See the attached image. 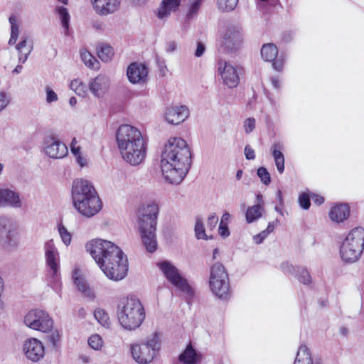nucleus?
Listing matches in <instances>:
<instances>
[{
	"mask_svg": "<svg viewBox=\"0 0 364 364\" xmlns=\"http://www.w3.org/2000/svg\"><path fill=\"white\" fill-rule=\"evenodd\" d=\"M85 248L109 279L119 281L127 276V257L114 243L96 238L88 241Z\"/></svg>",
	"mask_w": 364,
	"mask_h": 364,
	"instance_id": "nucleus-1",
	"label": "nucleus"
},
{
	"mask_svg": "<svg viewBox=\"0 0 364 364\" xmlns=\"http://www.w3.org/2000/svg\"><path fill=\"white\" fill-rule=\"evenodd\" d=\"M191 164V154L182 138L170 139L161 154V167L167 182L179 184L184 179Z\"/></svg>",
	"mask_w": 364,
	"mask_h": 364,
	"instance_id": "nucleus-2",
	"label": "nucleus"
},
{
	"mask_svg": "<svg viewBox=\"0 0 364 364\" xmlns=\"http://www.w3.org/2000/svg\"><path fill=\"white\" fill-rule=\"evenodd\" d=\"M117 141L122 158L131 165L136 166L145 159L146 146L137 128L129 124L121 125L117 132Z\"/></svg>",
	"mask_w": 364,
	"mask_h": 364,
	"instance_id": "nucleus-3",
	"label": "nucleus"
},
{
	"mask_svg": "<svg viewBox=\"0 0 364 364\" xmlns=\"http://www.w3.org/2000/svg\"><path fill=\"white\" fill-rule=\"evenodd\" d=\"M72 200L75 209L82 215L91 218L102 208V203L91 182L77 178L72 183Z\"/></svg>",
	"mask_w": 364,
	"mask_h": 364,
	"instance_id": "nucleus-4",
	"label": "nucleus"
},
{
	"mask_svg": "<svg viewBox=\"0 0 364 364\" xmlns=\"http://www.w3.org/2000/svg\"><path fill=\"white\" fill-rule=\"evenodd\" d=\"M159 208L154 203L143 205L137 211L136 225L141 242L149 252L157 248L156 225Z\"/></svg>",
	"mask_w": 364,
	"mask_h": 364,
	"instance_id": "nucleus-5",
	"label": "nucleus"
},
{
	"mask_svg": "<svg viewBox=\"0 0 364 364\" xmlns=\"http://www.w3.org/2000/svg\"><path fill=\"white\" fill-rule=\"evenodd\" d=\"M117 317L120 325L132 331L139 328L145 318V311L140 300L129 296L122 300L117 307Z\"/></svg>",
	"mask_w": 364,
	"mask_h": 364,
	"instance_id": "nucleus-6",
	"label": "nucleus"
},
{
	"mask_svg": "<svg viewBox=\"0 0 364 364\" xmlns=\"http://www.w3.org/2000/svg\"><path fill=\"white\" fill-rule=\"evenodd\" d=\"M364 250V229L357 227L352 229L343 241L340 247L341 259L349 263L358 261Z\"/></svg>",
	"mask_w": 364,
	"mask_h": 364,
	"instance_id": "nucleus-7",
	"label": "nucleus"
},
{
	"mask_svg": "<svg viewBox=\"0 0 364 364\" xmlns=\"http://www.w3.org/2000/svg\"><path fill=\"white\" fill-rule=\"evenodd\" d=\"M16 224L6 216H0V245L6 251L16 250L19 245Z\"/></svg>",
	"mask_w": 364,
	"mask_h": 364,
	"instance_id": "nucleus-8",
	"label": "nucleus"
},
{
	"mask_svg": "<svg viewBox=\"0 0 364 364\" xmlns=\"http://www.w3.org/2000/svg\"><path fill=\"white\" fill-rule=\"evenodd\" d=\"M157 266L172 285L188 296L193 294V291L187 280L181 276L178 269L171 262L162 261L158 262Z\"/></svg>",
	"mask_w": 364,
	"mask_h": 364,
	"instance_id": "nucleus-9",
	"label": "nucleus"
},
{
	"mask_svg": "<svg viewBox=\"0 0 364 364\" xmlns=\"http://www.w3.org/2000/svg\"><path fill=\"white\" fill-rule=\"evenodd\" d=\"M24 323L30 328L44 333L51 331L53 326V321L49 314L38 309L28 311L24 317Z\"/></svg>",
	"mask_w": 364,
	"mask_h": 364,
	"instance_id": "nucleus-10",
	"label": "nucleus"
},
{
	"mask_svg": "<svg viewBox=\"0 0 364 364\" xmlns=\"http://www.w3.org/2000/svg\"><path fill=\"white\" fill-rule=\"evenodd\" d=\"M158 349L156 341L151 340L146 343L132 345L131 353L139 364H147L152 361Z\"/></svg>",
	"mask_w": 364,
	"mask_h": 364,
	"instance_id": "nucleus-11",
	"label": "nucleus"
},
{
	"mask_svg": "<svg viewBox=\"0 0 364 364\" xmlns=\"http://www.w3.org/2000/svg\"><path fill=\"white\" fill-rule=\"evenodd\" d=\"M46 264L50 276L55 282H58L60 277V256L54 241L50 240L43 245Z\"/></svg>",
	"mask_w": 364,
	"mask_h": 364,
	"instance_id": "nucleus-12",
	"label": "nucleus"
},
{
	"mask_svg": "<svg viewBox=\"0 0 364 364\" xmlns=\"http://www.w3.org/2000/svg\"><path fill=\"white\" fill-rule=\"evenodd\" d=\"M218 73L224 84L230 88H233L237 87L240 82L242 68L237 65H233L229 62L220 60L218 63Z\"/></svg>",
	"mask_w": 364,
	"mask_h": 364,
	"instance_id": "nucleus-13",
	"label": "nucleus"
},
{
	"mask_svg": "<svg viewBox=\"0 0 364 364\" xmlns=\"http://www.w3.org/2000/svg\"><path fill=\"white\" fill-rule=\"evenodd\" d=\"M241 27L235 25L227 26L223 39V46L228 52H235L242 45Z\"/></svg>",
	"mask_w": 364,
	"mask_h": 364,
	"instance_id": "nucleus-14",
	"label": "nucleus"
},
{
	"mask_svg": "<svg viewBox=\"0 0 364 364\" xmlns=\"http://www.w3.org/2000/svg\"><path fill=\"white\" fill-rule=\"evenodd\" d=\"M22 352L25 357L33 363L41 360L45 356V347L37 338H30L24 341Z\"/></svg>",
	"mask_w": 364,
	"mask_h": 364,
	"instance_id": "nucleus-15",
	"label": "nucleus"
},
{
	"mask_svg": "<svg viewBox=\"0 0 364 364\" xmlns=\"http://www.w3.org/2000/svg\"><path fill=\"white\" fill-rule=\"evenodd\" d=\"M109 78L104 75H98L90 81L88 88L95 97L102 98L109 90Z\"/></svg>",
	"mask_w": 364,
	"mask_h": 364,
	"instance_id": "nucleus-16",
	"label": "nucleus"
},
{
	"mask_svg": "<svg viewBox=\"0 0 364 364\" xmlns=\"http://www.w3.org/2000/svg\"><path fill=\"white\" fill-rule=\"evenodd\" d=\"M44 149L46 154L53 159H62L68 153L66 145L54 137L46 140Z\"/></svg>",
	"mask_w": 364,
	"mask_h": 364,
	"instance_id": "nucleus-17",
	"label": "nucleus"
},
{
	"mask_svg": "<svg viewBox=\"0 0 364 364\" xmlns=\"http://www.w3.org/2000/svg\"><path fill=\"white\" fill-rule=\"evenodd\" d=\"M189 116V109L185 105H176L167 108L165 113L166 121L171 124H179Z\"/></svg>",
	"mask_w": 364,
	"mask_h": 364,
	"instance_id": "nucleus-18",
	"label": "nucleus"
},
{
	"mask_svg": "<svg viewBox=\"0 0 364 364\" xmlns=\"http://www.w3.org/2000/svg\"><path fill=\"white\" fill-rule=\"evenodd\" d=\"M148 75L147 67L142 63H133L127 68V75L133 84L144 82Z\"/></svg>",
	"mask_w": 364,
	"mask_h": 364,
	"instance_id": "nucleus-19",
	"label": "nucleus"
},
{
	"mask_svg": "<svg viewBox=\"0 0 364 364\" xmlns=\"http://www.w3.org/2000/svg\"><path fill=\"white\" fill-rule=\"evenodd\" d=\"M5 206L21 208L22 201L20 194L9 188H0V207Z\"/></svg>",
	"mask_w": 364,
	"mask_h": 364,
	"instance_id": "nucleus-20",
	"label": "nucleus"
},
{
	"mask_svg": "<svg viewBox=\"0 0 364 364\" xmlns=\"http://www.w3.org/2000/svg\"><path fill=\"white\" fill-rule=\"evenodd\" d=\"M121 0H91L97 14L107 15L114 13L119 7Z\"/></svg>",
	"mask_w": 364,
	"mask_h": 364,
	"instance_id": "nucleus-21",
	"label": "nucleus"
},
{
	"mask_svg": "<svg viewBox=\"0 0 364 364\" xmlns=\"http://www.w3.org/2000/svg\"><path fill=\"white\" fill-rule=\"evenodd\" d=\"M181 5V0H162L157 9L156 16L161 20H166L172 12H175Z\"/></svg>",
	"mask_w": 364,
	"mask_h": 364,
	"instance_id": "nucleus-22",
	"label": "nucleus"
},
{
	"mask_svg": "<svg viewBox=\"0 0 364 364\" xmlns=\"http://www.w3.org/2000/svg\"><path fill=\"white\" fill-rule=\"evenodd\" d=\"M73 279L77 289L81 292L84 297L89 300H93L95 299V294L94 291L87 284L85 278L79 274L77 270L73 272Z\"/></svg>",
	"mask_w": 364,
	"mask_h": 364,
	"instance_id": "nucleus-23",
	"label": "nucleus"
},
{
	"mask_svg": "<svg viewBox=\"0 0 364 364\" xmlns=\"http://www.w3.org/2000/svg\"><path fill=\"white\" fill-rule=\"evenodd\" d=\"M210 287L214 294L222 299H226L229 295V282L228 279L209 281Z\"/></svg>",
	"mask_w": 364,
	"mask_h": 364,
	"instance_id": "nucleus-24",
	"label": "nucleus"
},
{
	"mask_svg": "<svg viewBox=\"0 0 364 364\" xmlns=\"http://www.w3.org/2000/svg\"><path fill=\"white\" fill-rule=\"evenodd\" d=\"M350 214V208L346 204H339L333 207L329 212L331 220L336 223L343 222L347 219Z\"/></svg>",
	"mask_w": 364,
	"mask_h": 364,
	"instance_id": "nucleus-25",
	"label": "nucleus"
},
{
	"mask_svg": "<svg viewBox=\"0 0 364 364\" xmlns=\"http://www.w3.org/2000/svg\"><path fill=\"white\" fill-rule=\"evenodd\" d=\"M200 360V356L190 344L179 356V360L183 364H196Z\"/></svg>",
	"mask_w": 364,
	"mask_h": 364,
	"instance_id": "nucleus-26",
	"label": "nucleus"
},
{
	"mask_svg": "<svg viewBox=\"0 0 364 364\" xmlns=\"http://www.w3.org/2000/svg\"><path fill=\"white\" fill-rule=\"evenodd\" d=\"M282 148V146L279 143H274L272 146V156L279 173H282L284 171V156L281 151Z\"/></svg>",
	"mask_w": 364,
	"mask_h": 364,
	"instance_id": "nucleus-27",
	"label": "nucleus"
},
{
	"mask_svg": "<svg viewBox=\"0 0 364 364\" xmlns=\"http://www.w3.org/2000/svg\"><path fill=\"white\" fill-rule=\"evenodd\" d=\"M96 50L98 57L105 63L110 61L114 55L113 48L105 43H98Z\"/></svg>",
	"mask_w": 364,
	"mask_h": 364,
	"instance_id": "nucleus-28",
	"label": "nucleus"
},
{
	"mask_svg": "<svg viewBox=\"0 0 364 364\" xmlns=\"http://www.w3.org/2000/svg\"><path fill=\"white\" fill-rule=\"evenodd\" d=\"M260 53L265 61L273 62L278 55V49L274 44L267 43L262 46Z\"/></svg>",
	"mask_w": 364,
	"mask_h": 364,
	"instance_id": "nucleus-29",
	"label": "nucleus"
},
{
	"mask_svg": "<svg viewBox=\"0 0 364 364\" xmlns=\"http://www.w3.org/2000/svg\"><path fill=\"white\" fill-rule=\"evenodd\" d=\"M294 364H313L308 348L306 346H301Z\"/></svg>",
	"mask_w": 364,
	"mask_h": 364,
	"instance_id": "nucleus-30",
	"label": "nucleus"
},
{
	"mask_svg": "<svg viewBox=\"0 0 364 364\" xmlns=\"http://www.w3.org/2000/svg\"><path fill=\"white\" fill-rule=\"evenodd\" d=\"M228 274L223 264L220 263H215L213 265L210 270V276L209 281H215L220 279H228Z\"/></svg>",
	"mask_w": 364,
	"mask_h": 364,
	"instance_id": "nucleus-31",
	"label": "nucleus"
},
{
	"mask_svg": "<svg viewBox=\"0 0 364 364\" xmlns=\"http://www.w3.org/2000/svg\"><path fill=\"white\" fill-rule=\"evenodd\" d=\"M9 21L11 24V36L9 41V44L13 46L16 44L18 40L20 33V26L16 17L14 16H10Z\"/></svg>",
	"mask_w": 364,
	"mask_h": 364,
	"instance_id": "nucleus-32",
	"label": "nucleus"
},
{
	"mask_svg": "<svg viewBox=\"0 0 364 364\" xmlns=\"http://www.w3.org/2000/svg\"><path fill=\"white\" fill-rule=\"evenodd\" d=\"M263 208L259 204L249 207L246 211V221L252 223L261 218Z\"/></svg>",
	"mask_w": 364,
	"mask_h": 364,
	"instance_id": "nucleus-33",
	"label": "nucleus"
},
{
	"mask_svg": "<svg viewBox=\"0 0 364 364\" xmlns=\"http://www.w3.org/2000/svg\"><path fill=\"white\" fill-rule=\"evenodd\" d=\"M203 0H189L188 4V11L186 16L191 19L196 16L200 9Z\"/></svg>",
	"mask_w": 364,
	"mask_h": 364,
	"instance_id": "nucleus-34",
	"label": "nucleus"
},
{
	"mask_svg": "<svg viewBox=\"0 0 364 364\" xmlns=\"http://www.w3.org/2000/svg\"><path fill=\"white\" fill-rule=\"evenodd\" d=\"M80 56L84 63L88 67L97 69L99 68V62L88 51H81Z\"/></svg>",
	"mask_w": 364,
	"mask_h": 364,
	"instance_id": "nucleus-35",
	"label": "nucleus"
},
{
	"mask_svg": "<svg viewBox=\"0 0 364 364\" xmlns=\"http://www.w3.org/2000/svg\"><path fill=\"white\" fill-rule=\"evenodd\" d=\"M70 87L79 96L84 97L87 94V87L78 79L72 80Z\"/></svg>",
	"mask_w": 364,
	"mask_h": 364,
	"instance_id": "nucleus-36",
	"label": "nucleus"
},
{
	"mask_svg": "<svg viewBox=\"0 0 364 364\" xmlns=\"http://www.w3.org/2000/svg\"><path fill=\"white\" fill-rule=\"evenodd\" d=\"M95 319L104 327H108L109 325V317L108 314L101 308H97L94 311Z\"/></svg>",
	"mask_w": 364,
	"mask_h": 364,
	"instance_id": "nucleus-37",
	"label": "nucleus"
},
{
	"mask_svg": "<svg viewBox=\"0 0 364 364\" xmlns=\"http://www.w3.org/2000/svg\"><path fill=\"white\" fill-rule=\"evenodd\" d=\"M237 3L238 0H218L219 9L227 12L234 10Z\"/></svg>",
	"mask_w": 364,
	"mask_h": 364,
	"instance_id": "nucleus-38",
	"label": "nucleus"
},
{
	"mask_svg": "<svg viewBox=\"0 0 364 364\" xmlns=\"http://www.w3.org/2000/svg\"><path fill=\"white\" fill-rule=\"evenodd\" d=\"M58 232L60 236V238L63 241V242L66 245L68 246L72 240V236L70 232L67 230V228L64 226L63 224L60 223L58 225Z\"/></svg>",
	"mask_w": 364,
	"mask_h": 364,
	"instance_id": "nucleus-39",
	"label": "nucleus"
},
{
	"mask_svg": "<svg viewBox=\"0 0 364 364\" xmlns=\"http://www.w3.org/2000/svg\"><path fill=\"white\" fill-rule=\"evenodd\" d=\"M47 341L50 346L58 348L60 343V335L58 331H51L46 337Z\"/></svg>",
	"mask_w": 364,
	"mask_h": 364,
	"instance_id": "nucleus-40",
	"label": "nucleus"
},
{
	"mask_svg": "<svg viewBox=\"0 0 364 364\" xmlns=\"http://www.w3.org/2000/svg\"><path fill=\"white\" fill-rule=\"evenodd\" d=\"M195 233H196V237L198 240H200V239L207 240L208 239L207 235L205 232L203 223L200 218L196 219V225H195Z\"/></svg>",
	"mask_w": 364,
	"mask_h": 364,
	"instance_id": "nucleus-41",
	"label": "nucleus"
},
{
	"mask_svg": "<svg viewBox=\"0 0 364 364\" xmlns=\"http://www.w3.org/2000/svg\"><path fill=\"white\" fill-rule=\"evenodd\" d=\"M298 279L304 284H309L311 282V277L309 272L304 268H298Z\"/></svg>",
	"mask_w": 364,
	"mask_h": 364,
	"instance_id": "nucleus-42",
	"label": "nucleus"
},
{
	"mask_svg": "<svg viewBox=\"0 0 364 364\" xmlns=\"http://www.w3.org/2000/svg\"><path fill=\"white\" fill-rule=\"evenodd\" d=\"M102 338L97 334L91 336L88 339L90 346L94 350H100L102 346Z\"/></svg>",
	"mask_w": 364,
	"mask_h": 364,
	"instance_id": "nucleus-43",
	"label": "nucleus"
},
{
	"mask_svg": "<svg viewBox=\"0 0 364 364\" xmlns=\"http://www.w3.org/2000/svg\"><path fill=\"white\" fill-rule=\"evenodd\" d=\"M257 173L258 177L260 178L261 181L264 184L268 185L270 183V182H271L270 175L266 168L259 167L257 169Z\"/></svg>",
	"mask_w": 364,
	"mask_h": 364,
	"instance_id": "nucleus-44",
	"label": "nucleus"
},
{
	"mask_svg": "<svg viewBox=\"0 0 364 364\" xmlns=\"http://www.w3.org/2000/svg\"><path fill=\"white\" fill-rule=\"evenodd\" d=\"M58 14L61 18V22H62L63 26L64 28H68L70 16H69V14H68L67 9L65 7L61 6L58 9Z\"/></svg>",
	"mask_w": 364,
	"mask_h": 364,
	"instance_id": "nucleus-45",
	"label": "nucleus"
},
{
	"mask_svg": "<svg viewBox=\"0 0 364 364\" xmlns=\"http://www.w3.org/2000/svg\"><path fill=\"white\" fill-rule=\"evenodd\" d=\"M310 196L303 193L299 195V203L301 208H302L304 210H308L310 207L311 203H310Z\"/></svg>",
	"mask_w": 364,
	"mask_h": 364,
	"instance_id": "nucleus-46",
	"label": "nucleus"
},
{
	"mask_svg": "<svg viewBox=\"0 0 364 364\" xmlns=\"http://www.w3.org/2000/svg\"><path fill=\"white\" fill-rule=\"evenodd\" d=\"M244 129L246 134H250L255 128V119L253 117H249L244 122Z\"/></svg>",
	"mask_w": 364,
	"mask_h": 364,
	"instance_id": "nucleus-47",
	"label": "nucleus"
},
{
	"mask_svg": "<svg viewBox=\"0 0 364 364\" xmlns=\"http://www.w3.org/2000/svg\"><path fill=\"white\" fill-rule=\"evenodd\" d=\"M46 102L48 103H52L56 102L58 100L57 94L49 87H46Z\"/></svg>",
	"mask_w": 364,
	"mask_h": 364,
	"instance_id": "nucleus-48",
	"label": "nucleus"
},
{
	"mask_svg": "<svg viewBox=\"0 0 364 364\" xmlns=\"http://www.w3.org/2000/svg\"><path fill=\"white\" fill-rule=\"evenodd\" d=\"M218 223V217L215 213L210 214L207 220V226L210 230H213Z\"/></svg>",
	"mask_w": 364,
	"mask_h": 364,
	"instance_id": "nucleus-49",
	"label": "nucleus"
},
{
	"mask_svg": "<svg viewBox=\"0 0 364 364\" xmlns=\"http://www.w3.org/2000/svg\"><path fill=\"white\" fill-rule=\"evenodd\" d=\"M32 50H33V46H31L27 48V51L26 53H24L23 51H18V54H19L18 55V62L21 63H24L27 60Z\"/></svg>",
	"mask_w": 364,
	"mask_h": 364,
	"instance_id": "nucleus-50",
	"label": "nucleus"
},
{
	"mask_svg": "<svg viewBox=\"0 0 364 364\" xmlns=\"http://www.w3.org/2000/svg\"><path fill=\"white\" fill-rule=\"evenodd\" d=\"M244 152L245 158L247 160H253L255 159V151L250 145L245 146Z\"/></svg>",
	"mask_w": 364,
	"mask_h": 364,
	"instance_id": "nucleus-51",
	"label": "nucleus"
},
{
	"mask_svg": "<svg viewBox=\"0 0 364 364\" xmlns=\"http://www.w3.org/2000/svg\"><path fill=\"white\" fill-rule=\"evenodd\" d=\"M268 235L269 233L266 232V230H264L260 233L255 235L253 237V240L256 244H261Z\"/></svg>",
	"mask_w": 364,
	"mask_h": 364,
	"instance_id": "nucleus-52",
	"label": "nucleus"
},
{
	"mask_svg": "<svg viewBox=\"0 0 364 364\" xmlns=\"http://www.w3.org/2000/svg\"><path fill=\"white\" fill-rule=\"evenodd\" d=\"M9 99L4 92H0V112H1L9 104Z\"/></svg>",
	"mask_w": 364,
	"mask_h": 364,
	"instance_id": "nucleus-53",
	"label": "nucleus"
},
{
	"mask_svg": "<svg viewBox=\"0 0 364 364\" xmlns=\"http://www.w3.org/2000/svg\"><path fill=\"white\" fill-rule=\"evenodd\" d=\"M218 232L220 235L223 237H227L230 235V232L228 230V225L225 224H220L218 228Z\"/></svg>",
	"mask_w": 364,
	"mask_h": 364,
	"instance_id": "nucleus-54",
	"label": "nucleus"
},
{
	"mask_svg": "<svg viewBox=\"0 0 364 364\" xmlns=\"http://www.w3.org/2000/svg\"><path fill=\"white\" fill-rule=\"evenodd\" d=\"M205 50V45L201 42H198L197 48L195 51V56L198 57V58L202 56L203 55Z\"/></svg>",
	"mask_w": 364,
	"mask_h": 364,
	"instance_id": "nucleus-55",
	"label": "nucleus"
},
{
	"mask_svg": "<svg viewBox=\"0 0 364 364\" xmlns=\"http://www.w3.org/2000/svg\"><path fill=\"white\" fill-rule=\"evenodd\" d=\"M76 144H77V140L75 138H74L71 142L70 149H71V152L75 156H77V154H79L80 153V146H77Z\"/></svg>",
	"mask_w": 364,
	"mask_h": 364,
	"instance_id": "nucleus-56",
	"label": "nucleus"
},
{
	"mask_svg": "<svg viewBox=\"0 0 364 364\" xmlns=\"http://www.w3.org/2000/svg\"><path fill=\"white\" fill-rule=\"evenodd\" d=\"M27 38L26 37L21 38V41L16 46V49L18 51H23V48H26Z\"/></svg>",
	"mask_w": 364,
	"mask_h": 364,
	"instance_id": "nucleus-57",
	"label": "nucleus"
},
{
	"mask_svg": "<svg viewBox=\"0 0 364 364\" xmlns=\"http://www.w3.org/2000/svg\"><path fill=\"white\" fill-rule=\"evenodd\" d=\"M310 197L313 202L318 205L322 204L324 201V198L322 196L314 193H312Z\"/></svg>",
	"mask_w": 364,
	"mask_h": 364,
	"instance_id": "nucleus-58",
	"label": "nucleus"
},
{
	"mask_svg": "<svg viewBox=\"0 0 364 364\" xmlns=\"http://www.w3.org/2000/svg\"><path fill=\"white\" fill-rule=\"evenodd\" d=\"M4 290V282L2 277L0 275V310L4 307V302L2 301V294Z\"/></svg>",
	"mask_w": 364,
	"mask_h": 364,
	"instance_id": "nucleus-59",
	"label": "nucleus"
},
{
	"mask_svg": "<svg viewBox=\"0 0 364 364\" xmlns=\"http://www.w3.org/2000/svg\"><path fill=\"white\" fill-rule=\"evenodd\" d=\"M272 66L277 71H281L284 66L283 60L278 58L277 60L272 63Z\"/></svg>",
	"mask_w": 364,
	"mask_h": 364,
	"instance_id": "nucleus-60",
	"label": "nucleus"
},
{
	"mask_svg": "<svg viewBox=\"0 0 364 364\" xmlns=\"http://www.w3.org/2000/svg\"><path fill=\"white\" fill-rule=\"evenodd\" d=\"M177 43L175 41H170L166 45V51L171 53L176 50Z\"/></svg>",
	"mask_w": 364,
	"mask_h": 364,
	"instance_id": "nucleus-61",
	"label": "nucleus"
},
{
	"mask_svg": "<svg viewBox=\"0 0 364 364\" xmlns=\"http://www.w3.org/2000/svg\"><path fill=\"white\" fill-rule=\"evenodd\" d=\"M75 156L77 159V162L79 164V165L81 167H83L86 165V164H87L86 159L81 156V153H80L79 154H77V156Z\"/></svg>",
	"mask_w": 364,
	"mask_h": 364,
	"instance_id": "nucleus-62",
	"label": "nucleus"
},
{
	"mask_svg": "<svg viewBox=\"0 0 364 364\" xmlns=\"http://www.w3.org/2000/svg\"><path fill=\"white\" fill-rule=\"evenodd\" d=\"M230 218V215L228 213H225L220 220V224H225L228 225L229 220Z\"/></svg>",
	"mask_w": 364,
	"mask_h": 364,
	"instance_id": "nucleus-63",
	"label": "nucleus"
},
{
	"mask_svg": "<svg viewBox=\"0 0 364 364\" xmlns=\"http://www.w3.org/2000/svg\"><path fill=\"white\" fill-rule=\"evenodd\" d=\"M274 228H275L274 222H269L267 225V229L265 230L266 232H267L269 234L271 233L272 232L274 231Z\"/></svg>",
	"mask_w": 364,
	"mask_h": 364,
	"instance_id": "nucleus-64",
	"label": "nucleus"
}]
</instances>
